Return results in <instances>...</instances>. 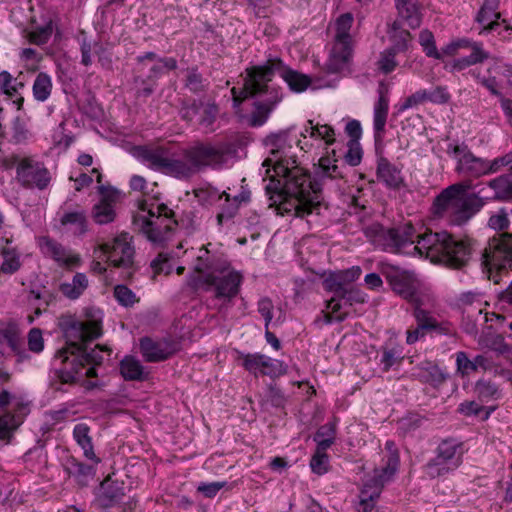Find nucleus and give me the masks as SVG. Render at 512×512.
I'll use <instances>...</instances> for the list:
<instances>
[{"label":"nucleus","instance_id":"1","mask_svg":"<svg viewBox=\"0 0 512 512\" xmlns=\"http://www.w3.org/2000/svg\"><path fill=\"white\" fill-rule=\"evenodd\" d=\"M272 144L273 157L266 158L262 164L269 179L265 187L269 207L275 208L278 215L301 219L328 210L321 184L298 165L295 155L286 153V149H291L294 144L304 151L301 140L287 130L273 136Z\"/></svg>","mask_w":512,"mask_h":512},{"label":"nucleus","instance_id":"2","mask_svg":"<svg viewBox=\"0 0 512 512\" xmlns=\"http://www.w3.org/2000/svg\"><path fill=\"white\" fill-rule=\"evenodd\" d=\"M376 241L384 251L407 253L406 248L411 247L413 252L425 256L432 263L454 270L468 265L476 243L470 237L458 238L447 231L433 232L427 229L424 233L417 234L411 221L388 229L381 227Z\"/></svg>","mask_w":512,"mask_h":512},{"label":"nucleus","instance_id":"3","mask_svg":"<svg viewBox=\"0 0 512 512\" xmlns=\"http://www.w3.org/2000/svg\"><path fill=\"white\" fill-rule=\"evenodd\" d=\"M384 275L392 290L411 305L416 326H410L407 329V344H414L426 335L453 336L455 334L453 324L432 309L434 300L429 295L418 292V283L413 273L390 267Z\"/></svg>","mask_w":512,"mask_h":512},{"label":"nucleus","instance_id":"4","mask_svg":"<svg viewBox=\"0 0 512 512\" xmlns=\"http://www.w3.org/2000/svg\"><path fill=\"white\" fill-rule=\"evenodd\" d=\"M224 150L210 142H195L181 148L174 142L145 147L141 156L148 166L163 174L187 179L205 167L219 165L224 160Z\"/></svg>","mask_w":512,"mask_h":512},{"label":"nucleus","instance_id":"5","mask_svg":"<svg viewBox=\"0 0 512 512\" xmlns=\"http://www.w3.org/2000/svg\"><path fill=\"white\" fill-rule=\"evenodd\" d=\"M281 67H283V61L280 58H269L263 65L247 67L243 86L231 89L235 107L240 106L247 99L260 95L265 96L253 104L254 110L250 117V125L253 127H259L266 123L272 111L283 98L280 87L269 85L275 76L276 70Z\"/></svg>","mask_w":512,"mask_h":512},{"label":"nucleus","instance_id":"6","mask_svg":"<svg viewBox=\"0 0 512 512\" xmlns=\"http://www.w3.org/2000/svg\"><path fill=\"white\" fill-rule=\"evenodd\" d=\"M469 189V181H460L443 189L431 205L433 217L454 226H462L470 221L485 202L477 193H468Z\"/></svg>","mask_w":512,"mask_h":512},{"label":"nucleus","instance_id":"7","mask_svg":"<svg viewBox=\"0 0 512 512\" xmlns=\"http://www.w3.org/2000/svg\"><path fill=\"white\" fill-rule=\"evenodd\" d=\"M55 358L60 359L62 364L61 368L55 370V379L51 382L55 390H61V385L64 384H75L79 377H97L96 367L103 362V356L96 347L88 351L75 342L58 350Z\"/></svg>","mask_w":512,"mask_h":512},{"label":"nucleus","instance_id":"8","mask_svg":"<svg viewBox=\"0 0 512 512\" xmlns=\"http://www.w3.org/2000/svg\"><path fill=\"white\" fill-rule=\"evenodd\" d=\"M419 43L426 56L436 60H442L443 56L455 57L460 53V50H470V55L454 59L451 63V69L456 72H461L470 66L481 64L490 57L489 52L484 49L482 42L468 37L453 38L439 51L436 47L433 33L429 30H422L419 34Z\"/></svg>","mask_w":512,"mask_h":512},{"label":"nucleus","instance_id":"9","mask_svg":"<svg viewBox=\"0 0 512 512\" xmlns=\"http://www.w3.org/2000/svg\"><path fill=\"white\" fill-rule=\"evenodd\" d=\"M482 268L495 284L512 271V233L497 232L489 238L482 252Z\"/></svg>","mask_w":512,"mask_h":512},{"label":"nucleus","instance_id":"10","mask_svg":"<svg viewBox=\"0 0 512 512\" xmlns=\"http://www.w3.org/2000/svg\"><path fill=\"white\" fill-rule=\"evenodd\" d=\"M3 165L7 169L16 167L15 179L23 188L44 190L51 181L50 172L44 163L33 156L12 154L3 160Z\"/></svg>","mask_w":512,"mask_h":512},{"label":"nucleus","instance_id":"11","mask_svg":"<svg viewBox=\"0 0 512 512\" xmlns=\"http://www.w3.org/2000/svg\"><path fill=\"white\" fill-rule=\"evenodd\" d=\"M30 413L27 403L16 400L7 390L0 392V442L8 445Z\"/></svg>","mask_w":512,"mask_h":512},{"label":"nucleus","instance_id":"12","mask_svg":"<svg viewBox=\"0 0 512 512\" xmlns=\"http://www.w3.org/2000/svg\"><path fill=\"white\" fill-rule=\"evenodd\" d=\"M101 256L106 258L109 265L116 268H123L124 279H131L136 267L134 266V247L131 245L129 233L123 232L116 236L111 242L99 246Z\"/></svg>","mask_w":512,"mask_h":512},{"label":"nucleus","instance_id":"13","mask_svg":"<svg viewBox=\"0 0 512 512\" xmlns=\"http://www.w3.org/2000/svg\"><path fill=\"white\" fill-rule=\"evenodd\" d=\"M354 17L351 13L341 14L330 26L332 31V58L341 64L348 62L354 48V37L351 33Z\"/></svg>","mask_w":512,"mask_h":512},{"label":"nucleus","instance_id":"14","mask_svg":"<svg viewBox=\"0 0 512 512\" xmlns=\"http://www.w3.org/2000/svg\"><path fill=\"white\" fill-rule=\"evenodd\" d=\"M243 281V276L235 270H222L219 275L215 271L207 273L202 286L206 291H214L215 298L230 303L235 298Z\"/></svg>","mask_w":512,"mask_h":512},{"label":"nucleus","instance_id":"15","mask_svg":"<svg viewBox=\"0 0 512 512\" xmlns=\"http://www.w3.org/2000/svg\"><path fill=\"white\" fill-rule=\"evenodd\" d=\"M447 153L457 158L456 172L472 184L474 179L487 175L486 160L476 157L467 145H449Z\"/></svg>","mask_w":512,"mask_h":512},{"label":"nucleus","instance_id":"16","mask_svg":"<svg viewBox=\"0 0 512 512\" xmlns=\"http://www.w3.org/2000/svg\"><path fill=\"white\" fill-rule=\"evenodd\" d=\"M150 219L144 221L143 230L148 239L161 242L166 235L173 231L178 222L174 219L175 213L165 204H158L156 210H149Z\"/></svg>","mask_w":512,"mask_h":512},{"label":"nucleus","instance_id":"17","mask_svg":"<svg viewBox=\"0 0 512 512\" xmlns=\"http://www.w3.org/2000/svg\"><path fill=\"white\" fill-rule=\"evenodd\" d=\"M242 365L245 370L257 375L275 377L285 373V367L279 360L272 359L264 354L254 353L242 356Z\"/></svg>","mask_w":512,"mask_h":512},{"label":"nucleus","instance_id":"18","mask_svg":"<svg viewBox=\"0 0 512 512\" xmlns=\"http://www.w3.org/2000/svg\"><path fill=\"white\" fill-rule=\"evenodd\" d=\"M389 482L390 480L381 476L372 473L366 474L360 493L358 512H371L375 508L384 486Z\"/></svg>","mask_w":512,"mask_h":512},{"label":"nucleus","instance_id":"19","mask_svg":"<svg viewBox=\"0 0 512 512\" xmlns=\"http://www.w3.org/2000/svg\"><path fill=\"white\" fill-rule=\"evenodd\" d=\"M140 351L147 362H161L176 352L175 344L167 339L154 340L144 337L140 340Z\"/></svg>","mask_w":512,"mask_h":512},{"label":"nucleus","instance_id":"20","mask_svg":"<svg viewBox=\"0 0 512 512\" xmlns=\"http://www.w3.org/2000/svg\"><path fill=\"white\" fill-rule=\"evenodd\" d=\"M378 99L374 103V130L375 136L381 137L385 133L387 122L389 103H390V86L388 83L379 82L377 89Z\"/></svg>","mask_w":512,"mask_h":512},{"label":"nucleus","instance_id":"21","mask_svg":"<svg viewBox=\"0 0 512 512\" xmlns=\"http://www.w3.org/2000/svg\"><path fill=\"white\" fill-rule=\"evenodd\" d=\"M500 0H483V3L475 16V22L483 25L479 34H488L496 30L500 25L501 12Z\"/></svg>","mask_w":512,"mask_h":512},{"label":"nucleus","instance_id":"22","mask_svg":"<svg viewBox=\"0 0 512 512\" xmlns=\"http://www.w3.org/2000/svg\"><path fill=\"white\" fill-rule=\"evenodd\" d=\"M400 464V455L394 441H387L383 451L381 461L377 465L372 474L381 476L387 480H392L395 476Z\"/></svg>","mask_w":512,"mask_h":512},{"label":"nucleus","instance_id":"23","mask_svg":"<svg viewBox=\"0 0 512 512\" xmlns=\"http://www.w3.org/2000/svg\"><path fill=\"white\" fill-rule=\"evenodd\" d=\"M376 175L378 180L390 189L398 190L404 186L401 169L385 157L378 158Z\"/></svg>","mask_w":512,"mask_h":512},{"label":"nucleus","instance_id":"24","mask_svg":"<svg viewBox=\"0 0 512 512\" xmlns=\"http://www.w3.org/2000/svg\"><path fill=\"white\" fill-rule=\"evenodd\" d=\"M42 249L44 253L52 257L61 266L72 268L78 266L81 262L78 255L67 254L66 249L51 238L44 239Z\"/></svg>","mask_w":512,"mask_h":512},{"label":"nucleus","instance_id":"25","mask_svg":"<svg viewBox=\"0 0 512 512\" xmlns=\"http://www.w3.org/2000/svg\"><path fill=\"white\" fill-rule=\"evenodd\" d=\"M0 345H7L19 357V361L26 358V349L15 324L9 323L0 327Z\"/></svg>","mask_w":512,"mask_h":512},{"label":"nucleus","instance_id":"26","mask_svg":"<svg viewBox=\"0 0 512 512\" xmlns=\"http://www.w3.org/2000/svg\"><path fill=\"white\" fill-rule=\"evenodd\" d=\"M91 429L86 423H78L73 429V439L83 450V455L87 460L92 461L94 464H99L101 459L94 451L92 436L90 435Z\"/></svg>","mask_w":512,"mask_h":512},{"label":"nucleus","instance_id":"27","mask_svg":"<svg viewBox=\"0 0 512 512\" xmlns=\"http://www.w3.org/2000/svg\"><path fill=\"white\" fill-rule=\"evenodd\" d=\"M435 453L457 469L463 462L464 446L456 440L446 439L438 445Z\"/></svg>","mask_w":512,"mask_h":512},{"label":"nucleus","instance_id":"28","mask_svg":"<svg viewBox=\"0 0 512 512\" xmlns=\"http://www.w3.org/2000/svg\"><path fill=\"white\" fill-rule=\"evenodd\" d=\"M276 72L280 73L283 80L287 83L290 90L293 92L301 93L305 91L311 84V79L309 76L288 68L284 64L283 67L276 70Z\"/></svg>","mask_w":512,"mask_h":512},{"label":"nucleus","instance_id":"29","mask_svg":"<svg viewBox=\"0 0 512 512\" xmlns=\"http://www.w3.org/2000/svg\"><path fill=\"white\" fill-rule=\"evenodd\" d=\"M193 271L196 276L193 277L192 282L195 287L200 286L203 283L205 277L204 272L209 271L216 272L215 264L213 259L210 257V251L207 246L203 245L200 248V254L197 256Z\"/></svg>","mask_w":512,"mask_h":512},{"label":"nucleus","instance_id":"30","mask_svg":"<svg viewBox=\"0 0 512 512\" xmlns=\"http://www.w3.org/2000/svg\"><path fill=\"white\" fill-rule=\"evenodd\" d=\"M115 198L113 195L106 194L103 195L93 208V218L98 224H107L114 220L115 211H114Z\"/></svg>","mask_w":512,"mask_h":512},{"label":"nucleus","instance_id":"31","mask_svg":"<svg viewBox=\"0 0 512 512\" xmlns=\"http://www.w3.org/2000/svg\"><path fill=\"white\" fill-rule=\"evenodd\" d=\"M361 274L362 270L359 266H353L344 271H340L334 274L329 280V282H331L330 289L335 294H340V292L345 290L349 284L356 281L361 276Z\"/></svg>","mask_w":512,"mask_h":512},{"label":"nucleus","instance_id":"32","mask_svg":"<svg viewBox=\"0 0 512 512\" xmlns=\"http://www.w3.org/2000/svg\"><path fill=\"white\" fill-rule=\"evenodd\" d=\"M121 376L127 381H143L144 368L133 356H125L119 365Z\"/></svg>","mask_w":512,"mask_h":512},{"label":"nucleus","instance_id":"33","mask_svg":"<svg viewBox=\"0 0 512 512\" xmlns=\"http://www.w3.org/2000/svg\"><path fill=\"white\" fill-rule=\"evenodd\" d=\"M88 287V279L83 273H76L72 282L62 283L59 286V291L69 299L79 298Z\"/></svg>","mask_w":512,"mask_h":512},{"label":"nucleus","instance_id":"34","mask_svg":"<svg viewBox=\"0 0 512 512\" xmlns=\"http://www.w3.org/2000/svg\"><path fill=\"white\" fill-rule=\"evenodd\" d=\"M417 377L433 386H438L445 381V376L436 364L430 361L422 362L418 367Z\"/></svg>","mask_w":512,"mask_h":512},{"label":"nucleus","instance_id":"35","mask_svg":"<svg viewBox=\"0 0 512 512\" xmlns=\"http://www.w3.org/2000/svg\"><path fill=\"white\" fill-rule=\"evenodd\" d=\"M52 89L53 83L51 77L45 72H40L36 76L32 86L34 98L39 102H44L51 96Z\"/></svg>","mask_w":512,"mask_h":512},{"label":"nucleus","instance_id":"36","mask_svg":"<svg viewBox=\"0 0 512 512\" xmlns=\"http://www.w3.org/2000/svg\"><path fill=\"white\" fill-rule=\"evenodd\" d=\"M424 473L430 478H437L445 476L456 470L443 458L435 454V457L430 459L423 467Z\"/></svg>","mask_w":512,"mask_h":512},{"label":"nucleus","instance_id":"37","mask_svg":"<svg viewBox=\"0 0 512 512\" xmlns=\"http://www.w3.org/2000/svg\"><path fill=\"white\" fill-rule=\"evenodd\" d=\"M340 158L341 156L337 155L335 149H332L328 155L321 157L319 159V168L322 173L332 179L343 178V173L337 165Z\"/></svg>","mask_w":512,"mask_h":512},{"label":"nucleus","instance_id":"38","mask_svg":"<svg viewBox=\"0 0 512 512\" xmlns=\"http://www.w3.org/2000/svg\"><path fill=\"white\" fill-rule=\"evenodd\" d=\"M400 15L409 21L411 27H418L421 19L415 0H395Z\"/></svg>","mask_w":512,"mask_h":512},{"label":"nucleus","instance_id":"39","mask_svg":"<svg viewBox=\"0 0 512 512\" xmlns=\"http://www.w3.org/2000/svg\"><path fill=\"white\" fill-rule=\"evenodd\" d=\"M400 15L409 21L411 27H418L421 19L415 0H395Z\"/></svg>","mask_w":512,"mask_h":512},{"label":"nucleus","instance_id":"40","mask_svg":"<svg viewBox=\"0 0 512 512\" xmlns=\"http://www.w3.org/2000/svg\"><path fill=\"white\" fill-rule=\"evenodd\" d=\"M52 33L53 25L51 21L44 26H39L32 30H23L24 37L28 42L38 46L46 44L51 38Z\"/></svg>","mask_w":512,"mask_h":512},{"label":"nucleus","instance_id":"41","mask_svg":"<svg viewBox=\"0 0 512 512\" xmlns=\"http://www.w3.org/2000/svg\"><path fill=\"white\" fill-rule=\"evenodd\" d=\"M60 222L64 226H73L75 234H83L87 230V219L83 211L66 212L61 217Z\"/></svg>","mask_w":512,"mask_h":512},{"label":"nucleus","instance_id":"42","mask_svg":"<svg viewBox=\"0 0 512 512\" xmlns=\"http://www.w3.org/2000/svg\"><path fill=\"white\" fill-rule=\"evenodd\" d=\"M489 186L495 190V197L506 200L512 197V180L510 175H501L489 182Z\"/></svg>","mask_w":512,"mask_h":512},{"label":"nucleus","instance_id":"43","mask_svg":"<svg viewBox=\"0 0 512 512\" xmlns=\"http://www.w3.org/2000/svg\"><path fill=\"white\" fill-rule=\"evenodd\" d=\"M307 124L310 125L311 138L324 140L326 145H332L335 143V131L332 126L328 124H314L313 120H308Z\"/></svg>","mask_w":512,"mask_h":512},{"label":"nucleus","instance_id":"44","mask_svg":"<svg viewBox=\"0 0 512 512\" xmlns=\"http://www.w3.org/2000/svg\"><path fill=\"white\" fill-rule=\"evenodd\" d=\"M400 54L397 50L390 47L385 49L381 54L377 61V68L380 72L384 74H389L395 70L398 66V62L396 60V56Z\"/></svg>","mask_w":512,"mask_h":512},{"label":"nucleus","instance_id":"45","mask_svg":"<svg viewBox=\"0 0 512 512\" xmlns=\"http://www.w3.org/2000/svg\"><path fill=\"white\" fill-rule=\"evenodd\" d=\"M326 308L329 311H322L324 314V319L327 324L332 323L333 321L342 322L344 321L349 312L342 310L341 303L335 298H331L326 302Z\"/></svg>","mask_w":512,"mask_h":512},{"label":"nucleus","instance_id":"46","mask_svg":"<svg viewBox=\"0 0 512 512\" xmlns=\"http://www.w3.org/2000/svg\"><path fill=\"white\" fill-rule=\"evenodd\" d=\"M475 391L481 402H489L500 397L498 387L491 381L479 380L476 383Z\"/></svg>","mask_w":512,"mask_h":512},{"label":"nucleus","instance_id":"47","mask_svg":"<svg viewBox=\"0 0 512 512\" xmlns=\"http://www.w3.org/2000/svg\"><path fill=\"white\" fill-rule=\"evenodd\" d=\"M102 334V327L100 322L95 320H87L80 325V340L81 345L86 342L99 338Z\"/></svg>","mask_w":512,"mask_h":512},{"label":"nucleus","instance_id":"48","mask_svg":"<svg viewBox=\"0 0 512 512\" xmlns=\"http://www.w3.org/2000/svg\"><path fill=\"white\" fill-rule=\"evenodd\" d=\"M422 424V417L418 414H409L399 419L397 423V432L402 437L414 432Z\"/></svg>","mask_w":512,"mask_h":512},{"label":"nucleus","instance_id":"49","mask_svg":"<svg viewBox=\"0 0 512 512\" xmlns=\"http://www.w3.org/2000/svg\"><path fill=\"white\" fill-rule=\"evenodd\" d=\"M346 146L347 151L343 155L344 162L352 167L358 166L363 157V150L359 141L349 140Z\"/></svg>","mask_w":512,"mask_h":512},{"label":"nucleus","instance_id":"50","mask_svg":"<svg viewBox=\"0 0 512 512\" xmlns=\"http://www.w3.org/2000/svg\"><path fill=\"white\" fill-rule=\"evenodd\" d=\"M115 299L125 307L133 306L139 301L135 293L125 285H117L113 291Z\"/></svg>","mask_w":512,"mask_h":512},{"label":"nucleus","instance_id":"51","mask_svg":"<svg viewBox=\"0 0 512 512\" xmlns=\"http://www.w3.org/2000/svg\"><path fill=\"white\" fill-rule=\"evenodd\" d=\"M402 360L403 356L397 347L383 348L381 363L383 364L384 372H388L393 365L401 363Z\"/></svg>","mask_w":512,"mask_h":512},{"label":"nucleus","instance_id":"52","mask_svg":"<svg viewBox=\"0 0 512 512\" xmlns=\"http://www.w3.org/2000/svg\"><path fill=\"white\" fill-rule=\"evenodd\" d=\"M21 267L19 255L14 251H3V262L1 264V271L8 274H13Z\"/></svg>","mask_w":512,"mask_h":512},{"label":"nucleus","instance_id":"53","mask_svg":"<svg viewBox=\"0 0 512 512\" xmlns=\"http://www.w3.org/2000/svg\"><path fill=\"white\" fill-rule=\"evenodd\" d=\"M310 468L313 473L323 475L329 471V456L327 453L315 452L310 460Z\"/></svg>","mask_w":512,"mask_h":512},{"label":"nucleus","instance_id":"54","mask_svg":"<svg viewBox=\"0 0 512 512\" xmlns=\"http://www.w3.org/2000/svg\"><path fill=\"white\" fill-rule=\"evenodd\" d=\"M30 297L33 300H39L40 303L36 306L34 313L36 316H40L43 311H46L49 305L55 301V297L48 291H44L43 293L36 292L34 290L30 291Z\"/></svg>","mask_w":512,"mask_h":512},{"label":"nucleus","instance_id":"55","mask_svg":"<svg viewBox=\"0 0 512 512\" xmlns=\"http://www.w3.org/2000/svg\"><path fill=\"white\" fill-rule=\"evenodd\" d=\"M393 46L395 50L400 53L406 52L408 49V44L412 39V36L408 30L401 29L395 30L393 35L391 36Z\"/></svg>","mask_w":512,"mask_h":512},{"label":"nucleus","instance_id":"56","mask_svg":"<svg viewBox=\"0 0 512 512\" xmlns=\"http://www.w3.org/2000/svg\"><path fill=\"white\" fill-rule=\"evenodd\" d=\"M457 370L462 376H469L476 372L474 359H470L466 352L460 351L456 353Z\"/></svg>","mask_w":512,"mask_h":512},{"label":"nucleus","instance_id":"57","mask_svg":"<svg viewBox=\"0 0 512 512\" xmlns=\"http://www.w3.org/2000/svg\"><path fill=\"white\" fill-rule=\"evenodd\" d=\"M186 86L194 93L205 89L204 79L197 69H189L187 71Z\"/></svg>","mask_w":512,"mask_h":512},{"label":"nucleus","instance_id":"58","mask_svg":"<svg viewBox=\"0 0 512 512\" xmlns=\"http://www.w3.org/2000/svg\"><path fill=\"white\" fill-rule=\"evenodd\" d=\"M427 102L426 90H418L406 97L399 106V111L403 112L409 108L416 107Z\"/></svg>","mask_w":512,"mask_h":512},{"label":"nucleus","instance_id":"59","mask_svg":"<svg viewBox=\"0 0 512 512\" xmlns=\"http://www.w3.org/2000/svg\"><path fill=\"white\" fill-rule=\"evenodd\" d=\"M487 174H493L500 171L504 167L512 165V152L499 156L493 160H486Z\"/></svg>","mask_w":512,"mask_h":512},{"label":"nucleus","instance_id":"60","mask_svg":"<svg viewBox=\"0 0 512 512\" xmlns=\"http://www.w3.org/2000/svg\"><path fill=\"white\" fill-rule=\"evenodd\" d=\"M427 101L436 103V104H445L447 103L451 95L448 92L447 88L444 86H437L432 90H426Z\"/></svg>","mask_w":512,"mask_h":512},{"label":"nucleus","instance_id":"61","mask_svg":"<svg viewBox=\"0 0 512 512\" xmlns=\"http://www.w3.org/2000/svg\"><path fill=\"white\" fill-rule=\"evenodd\" d=\"M457 411L465 417L475 416L481 420L483 406L476 401H464L458 406Z\"/></svg>","mask_w":512,"mask_h":512},{"label":"nucleus","instance_id":"62","mask_svg":"<svg viewBox=\"0 0 512 512\" xmlns=\"http://www.w3.org/2000/svg\"><path fill=\"white\" fill-rule=\"evenodd\" d=\"M274 305L270 298L263 297L257 303V310L265 320V328L269 327V324L273 318Z\"/></svg>","mask_w":512,"mask_h":512},{"label":"nucleus","instance_id":"63","mask_svg":"<svg viewBox=\"0 0 512 512\" xmlns=\"http://www.w3.org/2000/svg\"><path fill=\"white\" fill-rule=\"evenodd\" d=\"M341 299L348 302L350 305L353 303H364L365 302V295L363 292L357 288L350 287L345 288V290H342L340 294H336Z\"/></svg>","mask_w":512,"mask_h":512},{"label":"nucleus","instance_id":"64","mask_svg":"<svg viewBox=\"0 0 512 512\" xmlns=\"http://www.w3.org/2000/svg\"><path fill=\"white\" fill-rule=\"evenodd\" d=\"M489 226L499 232H507L506 229L509 227L510 220L508 215L504 211L492 215L489 218Z\"/></svg>","mask_w":512,"mask_h":512}]
</instances>
